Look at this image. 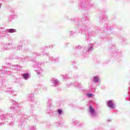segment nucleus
<instances>
[{
	"label": "nucleus",
	"instance_id": "f257e3e1",
	"mask_svg": "<svg viewBox=\"0 0 130 130\" xmlns=\"http://www.w3.org/2000/svg\"><path fill=\"white\" fill-rule=\"evenodd\" d=\"M90 112L92 114V115H95V109L91 105L89 106Z\"/></svg>",
	"mask_w": 130,
	"mask_h": 130
},
{
	"label": "nucleus",
	"instance_id": "f03ea898",
	"mask_svg": "<svg viewBox=\"0 0 130 130\" xmlns=\"http://www.w3.org/2000/svg\"><path fill=\"white\" fill-rule=\"evenodd\" d=\"M108 105L109 107H110L111 108H113V103H112V101H108Z\"/></svg>",
	"mask_w": 130,
	"mask_h": 130
},
{
	"label": "nucleus",
	"instance_id": "7ed1b4c3",
	"mask_svg": "<svg viewBox=\"0 0 130 130\" xmlns=\"http://www.w3.org/2000/svg\"><path fill=\"white\" fill-rule=\"evenodd\" d=\"M9 33H15V32H17V30L15 29H10L8 31Z\"/></svg>",
	"mask_w": 130,
	"mask_h": 130
},
{
	"label": "nucleus",
	"instance_id": "20e7f679",
	"mask_svg": "<svg viewBox=\"0 0 130 130\" xmlns=\"http://www.w3.org/2000/svg\"><path fill=\"white\" fill-rule=\"evenodd\" d=\"M98 77L97 76H95L93 78V82H95V83H97L98 82Z\"/></svg>",
	"mask_w": 130,
	"mask_h": 130
},
{
	"label": "nucleus",
	"instance_id": "39448f33",
	"mask_svg": "<svg viewBox=\"0 0 130 130\" xmlns=\"http://www.w3.org/2000/svg\"><path fill=\"white\" fill-rule=\"evenodd\" d=\"M23 78H24V79H28V77H29V75L25 74H24V75H23Z\"/></svg>",
	"mask_w": 130,
	"mask_h": 130
},
{
	"label": "nucleus",
	"instance_id": "423d86ee",
	"mask_svg": "<svg viewBox=\"0 0 130 130\" xmlns=\"http://www.w3.org/2000/svg\"><path fill=\"white\" fill-rule=\"evenodd\" d=\"M87 97H89V98L91 97H93V94L92 93H87Z\"/></svg>",
	"mask_w": 130,
	"mask_h": 130
},
{
	"label": "nucleus",
	"instance_id": "0eeeda50",
	"mask_svg": "<svg viewBox=\"0 0 130 130\" xmlns=\"http://www.w3.org/2000/svg\"><path fill=\"white\" fill-rule=\"evenodd\" d=\"M61 112H62L61 110H60V109L58 110V113L59 114H61Z\"/></svg>",
	"mask_w": 130,
	"mask_h": 130
},
{
	"label": "nucleus",
	"instance_id": "6e6552de",
	"mask_svg": "<svg viewBox=\"0 0 130 130\" xmlns=\"http://www.w3.org/2000/svg\"><path fill=\"white\" fill-rule=\"evenodd\" d=\"M0 8H1V6H0Z\"/></svg>",
	"mask_w": 130,
	"mask_h": 130
}]
</instances>
